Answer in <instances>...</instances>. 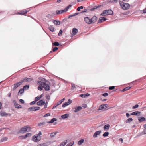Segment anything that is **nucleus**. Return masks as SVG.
<instances>
[{
  "label": "nucleus",
  "instance_id": "39448f33",
  "mask_svg": "<svg viewBox=\"0 0 146 146\" xmlns=\"http://www.w3.org/2000/svg\"><path fill=\"white\" fill-rule=\"evenodd\" d=\"M113 13V11L111 10H107L104 11L103 13L101 14V15L103 16L111 15Z\"/></svg>",
  "mask_w": 146,
  "mask_h": 146
},
{
  "label": "nucleus",
  "instance_id": "4468645a",
  "mask_svg": "<svg viewBox=\"0 0 146 146\" xmlns=\"http://www.w3.org/2000/svg\"><path fill=\"white\" fill-rule=\"evenodd\" d=\"M107 19L105 17H101L99 18L98 21V23H101L105 21Z\"/></svg>",
  "mask_w": 146,
  "mask_h": 146
},
{
  "label": "nucleus",
  "instance_id": "7c9ffc66",
  "mask_svg": "<svg viewBox=\"0 0 146 146\" xmlns=\"http://www.w3.org/2000/svg\"><path fill=\"white\" fill-rule=\"evenodd\" d=\"M143 127L144 129L142 133L144 134H146V124L144 125Z\"/></svg>",
  "mask_w": 146,
  "mask_h": 146
},
{
  "label": "nucleus",
  "instance_id": "a211bd4d",
  "mask_svg": "<svg viewBox=\"0 0 146 146\" xmlns=\"http://www.w3.org/2000/svg\"><path fill=\"white\" fill-rule=\"evenodd\" d=\"M36 107H35V106L31 107L29 108H28V110L29 111H36Z\"/></svg>",
  "mask_w": 146,
  "mask_h": 146
},
{
  "label": "nucleus",
  "instance_id": "4d7b16f0",
  "mask_svg": "<svg viewBox=\"0 0 146 146\" xmlns=\"http://www.w3.org/2000/svg\"><path fill=\"white\" fill-rule=\"evenodd\" d=\"M50 114L49 113H47L44 115V117H46L47 116H50Z\"/></svg>",
  "mask_w": 146,
  "mask_h": 146
},
{
  "label": "nucleus",
  "instance_id": "8fccbe9b",
  "mask_svg": "<svg viewBox=\"0 0 146 146\" xmlns=\"http://www.w3.org/2000/svg\"><path fill=\"white\" fill-rule=\"evenodd\" d=\"M36 101H35V100L34 101H33V102H31L30 103V105H34V104H35L36 103Z\"/></svg>",
  "mask_w": 146,
  "mask_h": 146
},
{
  "label": "nucleus",
  "instance_id": "603ef678",
  "mask_svg": "<svg viewBox=\"0 0 146 146\" xmlns=\"http://www.w3.org/2000/svg\"><path fill=\"white\" fill-rule=\"evenodd\" d=\"M58 48L57 47H55L53 49V52H54L56 50H57L58 49Z\"/></svg>",
  "mask_w": 146,
  "mask_h": 146
},
{
  "label": "nucleus",
  "instance_id": "2eb2a0df",
  "mask_svg": "<svg viewBox=\"0 0 146 146\" xmlns=\"http://www.w3.org/2000/svg\"><path fill=\"white\" fill-rule=\"evenodd\" d=\"M45 104L44 101L42 100H40L37 103V104L38 106H42Z\"/></svg>",
  "mask_w": 146,
  "mask_h": 146
},
{
  "label": "nucleus",
  "instance_id": "7ed1b4c3",
  "mask_svg": "<svg viewBox=\"0 0 146 146\" xmlns=\"http://www.w3.org/2000/svg\"><path fill=\"white\" fill-rule=\"evenodd\" d=\"M31 131V128L28 125L24 126L19 131V132L21 133H24L30 131Z\"/></svg>",
  "mask_w": 146,
  "mask_h": 146
},
{
  "label": "nucleus",
  "instance_id": "49530a36",
  "mask_svg": "<svg viewBox=\"0 0 146 146\" xmlns=\"http://www.w3.org/2000/svg\"><path fill=\"white\" fill-rule=\"evenodd\" d=\"M26 77L24 78L23 79V80H22L20 82L21 83V84H22L25 81H26Z\"/></svg>",
  "mask_w": 146,
  "mask_h": 146
},
{
  "label": "nucleus",
  "instance_id": "5701e85b",
  "mask_svg": "<svg viewBox=\"0 0 146 146\" xmlns=\"http://www.w3.org/2000/svg\"><path fill=\"white\" fill-rule=\"evenodd\" d=\"M57 121V119L56 118H53L52 119H51V121H48L47 122L48 123H53L55 121Z\"/></svg>",
  "mask_w": 146,
  "mask_h": 146
},
{
  "label": "nucleus",
  "instance_id": "b1692460",
  "mask_svg": "<svg viewBox=\"0 0 146 146\" xmlns=\"http://www.w3.org/2000/svg\"><path fill=\"white\" fill-rule=\"evenodd\" d=\"M67 143V140H66L64 142L62 143L60 145H58V146H64Z\"/></svg>",
  "mask_w": 146,
  "mask_h": 146
},
{
  "label": "nucleus",
  "instance_id": "473e14b6",
  "mask_svg": "<svg viewBox=\"0 0 146 146\" xmlns=\"http://www.w3.org/2000/svg\"><path fill=\"white\" fill-rule=\"evenodd\" d=\"M100 7V6H95L93 8H92L90 9L91 11H94L96 9H97V8L99 7Z\"/></svg>",
  "mask_w": 146,
  "mask_h": 146
},
{
  "label": "nucleus",
  "instance_id": "9b49d317",
  "mask_svg": "<svg viewBox=\"0 0 146 146\" xmlns=\"http://www.w3.org/2000/svg\"><path fill=\"white\" fill-rule=\"evenodd\" d=\"M82 109V108L81 106H78L76 107L74 109H72V110L74 112H77L81 110Z\"/></svg>",
  "mask_w": 146,
  "mask_h": 146
},
{
  "label": "nucleus",
  "instance_id": "2f4dec72",
  "mask_svg": "<svg viewBox=\"0 0 146 146\" xmlns=\"http://www.w3.org/2000/svg\"><path fill=\"white\" fill-rule=\"evenodd\" d=\"M141 112L139 111L134 112V115H137L139 116L140 115Z\"/></svg>",
  "mask_w": 146,
  "mask_h": 146
},
{
  "label": "nucleus",
  "instance_id": "e433bc0d",
  "mask_svg": "<svg viewBox=\"0 0 146 146\" xmlns=\"http://www.w3.org/2000/svg\"><path fill=\"white\" fill-rule=\"evenodd\" d=\"M109 134V133L108 132H106L103 134V136L104 137H106Z\"/></svg>",
  "mask_w": 146,
  "mask_h": 146
},
{
  "label": "nucleus",
  "instance_id": "bf43d9fd",
  "mask_svg": "<svg viewBox=\"0 0 146 146\" xmlns=\"http://www.w3.org/2000/svg\"><path fill=\"white\" fill-rule=\"evenodd\" d=\"M73 144L71 143H70L69 144H68L66 146H72Z\"/></svg>",
  "mask_w": 146,
  "mask_h": 146
},
{
  "label": "nucleus",
  "instance_id": "f3484780",
  "mask_svg": "<svg viewBox=\"0 0 146 146\" xmlns=\"http://www.w3.org/2000/svg\"><path fill=\"white\" fill-rule=\"evenodd\" d=\"M138 119L139 122H142L143 121H145L146 120L143 117H140L138 118Z\"/></svg>",
  "mask_w": 146,
  "mask_h": 146
},
{
  "label": "nucleus",
  "instance_id": "393cba45",
  "mask_svg": "<svg viewBox=\"0 0 146 146\" xmlns=\"http://www.w3.org/2000/svg\"><path fill=\"white\" fill-rule=\"evenodd\" d=\"M58 133V132L55 131L53 132L50 133V137L51 138L54 137L55 135Z\"/></svg>",
  "mask_w": 146,
  "mask_h": 146
},
{
  "label": "nucleus",
  "instance_id": "f257e3e1",
  "mask_svg": "<svg viewBox=\"0 0 146 146\" xmlns=\"http://www.w3.org/2000/svg\"><path fill=\"white\" fill-rule=\"evenodd\" d=\"M37 84H39L38 89L39 90H41L44 88L46 91H48L50 90V86L49 84V82L44 78L41 79V81H38Z\"/></svg>",
  "mask_w": 146,
  "mask_h": 146
},
{
  "label": "nucleus",
  "instance_id": "680f3d73",
  "mask_svg": "<svg viewBox=\"0 0 146 146\" xmlns=\"http://www.w3.org/2000/svg\"><path fill=\"white\" fill-rule=\"evenodd\" d=\"M87 106L86 104H84L82 105V106L84 107H86Z\"/></svg>",
  "mask_w": 146,
  "mask_h": 146
},
{
  "label": "nucleus",
  "instance_id": "bb28decb",
  "mask_svg": "<svg viewBox=\"0 0 146 146\" xmlns=\"http://www.w3.org/2000/svg\"><path fill=\"white\" fill-rule=\"evenodd\" d=\"M0 115L1 116H7L8 115V114L7 113L5 112H0Z\"/></svg>",
  "mask_w": 146,
  "mask_h": 146
},
{
  "label": "nucleus",
  "instance_id": "aec40b11",
  "mask_svg": "<svg viewBox=\"0 0 146 146\" xmlns=\"http://www.w3.org/2000/svg\"><path fill=\"white\" fill-rule=\"evenodd\" d=\"M90 95V94L88 93H86L85 94H81L80 95V96L82 98H86L88 97Z\"/></svg>",
  "mask_w": 146,
  "mask_h": 146
},
{
  "label": "nucleus",
  "instance_id": "0eeeda50",
  "mask_svg": "<svg viewBox=\"0 0 146 146\" xmlns=\"http://www.w3.org/2000/svg\"><path fill=\"white\" fill-rule=\"evenodd\" d=\"M33 140L35 142H37L41 139V136H38L37 135H34L32 137Z\"/></svg>",
  "mask_w": 146,
  "mask_h": 146
},
{
  "label": "nucleus",
  "instance_id": "6e6d98bb",
  "mask_svg": "<svg viewBox=\"0 0 146 146\" xmlns=\"http://www.w3.org/2000/svg\"><path fill=\"white\" fill-rule=\"evenodd\" d=\"M19 102H21L22 104H23L24 103V101L22 99L19 100Z\"/></svg>",
  "mask_w": 146,
  "mask_h": 146
},
{
  "label": "nucleus",
  "instance_id": "c85d7f7f",
  "mask_svg": "<svg viewBox=\"0 0 146 146\" xmlns=\"http://www.w3.org/2000/svg\"><path fill=\"white\" fill-rule=\"evenodd\" d=\"M53 22L54 24L56 25H59L60 24V22L59 21L54 20Z\"/></svg>",
  "mask_w": 146,
  "mask_h": 146
},
{
  "label": "nucleus",
  "instance_id": "a19ab883",
  "mask_svg": "<svg viewBox=\"0 0 146 146\" xmlns=\"http://www.w3.org/2000/svg\"><path fill=\"white\" fill-rule=\"evenodd\" d=\"M24 92V90L23 88L22 89H20L19 92V93L20 94H22Z\"/></svg>",
  "mask_w": 146,
  "mask_h": 146
},
{
  "label": "nucleus",
  "instance_id": "c9c22d12",
  "mask_svg": "<svg viewBox=\"0 0 146 146\" xmlns=\"http://www.w3.org/2000/svg\"><path fill=\"white\" fill-rule=\"evenodd\" d=\"M29 88V85H26L23 87V89L24 90H27Z\"/></svg>",
  "mask_w": 146,
  "mask_h": 146
},
{
  "label": "nucleus",
  "instance_id": "864d4df0",
  "mask_svg": "<svg viewBox=\"0 0 146 146\" xmlns=\"http://www.w3.org/2000/svg\"><path fill=\"white\" fill-rule=\"evenodd\" d=\"M108 94L107 93H105L102 94V96H106L108 95Z\"/></svg>",
  "mask_w": 146,
  "mask_h": 146
},
{
  "label": "nucleus",
  "instance_id": "72a5a7b5",
  "mask_svg": "<svg viewBox=\"0 0 146 146\" xmlns=\"http://www.w3.org/2000/svg\"><path fill=\"white\" fill-rule=\"evenodd\" d=\"M133 121V119L132 118H128L127 120L126 121V123H129V122L132 121Z\"/></svg>",
  "mask_w": 146,
  "mask_h": 146
},
{
  "label": "nucleus",
  "instance_id": "79ce46f5",
  "mask_svg": "<svg viewBox=\"0 0 146 146\" xmlns=\"http://www.w3.org/2000/svg\"><path fill=\"white\" fill-rule=\"evenodd\" d=\"M41 98V96H40L39 97H35V101L36 102L38 101V100H40Z\"/></svg>",
  "mask_w": 146,
  "mask_h": 146
},
{
  "label": "nucleus",
  "instance_id": "20e7f679",
  "mask_svg": "<svg viewBox=\"0 0 146 146\" xmlns=\"http://www.w3.org/2000/svg\"><path fill=\"white\" fill-rule=\"evenodd\" d=\"M119 4L121 8L124 10H127L130 7V5L128 3H125L122 1H119Z\"/></svg>",
  "mask_w": 146,
  "mask_h": 146
},
{
  "label": "nucleus",
  "instance_id": "c756f323",
  "mask_svg": "<svg viewBox=\"0 0 146 146\" xmlns=\"http://www.w3.org/2000/svg\"><path fill=\"white\" fill-rule=\"evenodd\" d=\"M84 140L83 139H81L80 140L78 143V144L79 145H81L84 143Z\"/></svg>",
  "mask_w": 146,
  "mask_h": 146
},
{
  "label": "nucleus",
  "instance_id": "1a4fd4ad",
  "mask_svg": "<svg viewBox=\"0 0 146 146\" xmlns=\"http://www.w3.org/2000/svg\"><path fill=\"white\" fill-rule=\"evenodd\" d=\"M72 102V100L70 99H68V101L67 102H65L62 105V107L64 108L68 105L70 104Z\"/></svg>",
  "mask_w": 146,
  "mask_h": 146
},
{
  "label": "nucleus",
  "instance_id": "3c124183",
  "mask_svg": "<svg viewBox=\"0 0 146 146\" xmlns=\"http://www.w3.org/2000/svg\"><path fill=\"white\" fill-rule=\"evenodd\" d=\"M62 102V101H61V100H60L59 101H58L57 102V105H59L61 104Z\"/></svg>",
  "mask_w": 146,
  "mask_h": 146
},
{
  "label": "nucleus",
  "instance_id": "6ab92c4d",
  "mask_svg": "<svg viewBox=\"0 0 146 146\" xmlns=\"http://www.w3.org/2000/svg\"><path fill=\"white\" fill-rule=\"evenodd\" d=\"M78 29L76 28H73L72 31V33L73 35H76L78 32Z\"/></svg>",
  "mask_w": 146,
  "mask_h": 146
},
{
  "label": "nucleus",
  "instance_id": "58836bf2",
  "mask_svg": "<svg viewBox=\"0 0 146 146\" xmlns=\"http://www.w3.org/2000/svg\"><path fill=\"white\" fill-rule=\"evenodd\" d=\"M31 135V134L30 133H27L25 135V137H26V138L27 137H30Z\"/></svg>",
  "mask_w": 146,
  "mask_h": 146
},
{
  "label": "nucleus",
  "instance_id": "5fc2aeb1",
  "mask_svg": "<svg viewBox=\"0 0 146 146\" xmlns=\"http://www.w3.org/2000/svg\"><path fill=\"white\" fill-rule=\"evenodd\" d=\"M62 33V30H60L58 34V35L60 36V34H61Z\"/></svg>",
  "mask_w": 146,
  "mask_h": 146
},
{
  "label": "nucleus",
  "instance_id": "09e8293b",
  "mask_svg": "<svg viewBox=\"0 0 146 146\" xmlns=\"http://www.w3.org/2000/svg\"><path fill=\"white\" fill-rule=\"evenodd\" d=\"M115 88V86H110L109 87V89L110 90H112L114 89Z\"/></svg>",
  "mask_w": 146,
  "mask_h": 146
},
{
  "label": "nucleus",
  "instance_id": "423d86ee",
  "mask_svg": "<svg viewBox=\"0 0 146 146\" xmlns=\"http://www.w3.org/2000/svg\"><path fill=\"white\" fill-rule=\"evenodd\" d=\"M72 6L71 5H69L65 8L64 10H57L56 11V13L57 14H61L63 13L64 12H66L69 9V8L71 7Z\"/></svg>",
  "mask_w": 146,
  "mask_h": 146
},
{
  "label": "nucleus",
  "instance_id": "f03ea898",
  "mask_svg": "<svg viewBox=\"0 0 146 146\" xmlns=\"http://www.w3.org/2000/svg\"><path fill=\"white\" fill-rule=\"evenodd\" d=\"M85 22L88 25H90L96 22L98 19L97 17L95 16H93L91 18L88 17H86L84 18Z\"/></svg>",
  "mask_w": 146,
  "mask_h": 146
},
{
  "label": "nucleus",
  "instance_id": "13d9d810",
  "mask_svg": "<svg viewBox=\"0 0 146 146\" xmlns=\"http://www.w3.org/2000/svg\"><path fill=\"white\" fill-rule=\"evenodd\" d=\"M42 134V133L41 131H40L39 132L38 134L37 135V136H40V135Z\"/></svg>",
  "mask_w": 146,
  "mask_h": 146
},
{
  "label": "nucleus",
  "instance_id": "4be33fe9",
  "mask_svg": "<svg viewBox=\"0 0 146 146\" xmlns=\"http://www.w3.org/2000/svg\"><path fill=\"white\" fill-rule=\"evenodd\" d=\"M110 127V125L109 124L105 125L104 127V129L105 130H108Z\"/></svg>",
  "mask_w": 146,
  "mask_h": 146
},
{
  "label": "nucleus",
  "instance_id": "f8f14e48",
  "mask_svg": "<svg viewBox=\"0 0 146 146\" xmlns=\"http://www.w3.org/2000/svg\"><path fill=\"white\" fill-rule=\"evenodd\" d=\"M21 83L19 82H17L14 84V87L12 88L13 90L14 91L19 86L21 85Z\"/></svg>",
  "mask_w": 146,
  "mask_h": 146
},
{
  "label": "nucleus",
  "instance_id": "f704fd0d",
  "mask_svg": "<svg viewBox=\"0 0 146 146\" xmlns=\"http://www.w3.org/2000/svg\"><path fill=\"white\" fill-rule=\"evenodd\" d=\"M32 80V79L30 78H28L26 77V82H30Z\"/></svg>",
  "mask_w": 146,
  "mask_h": 146
},
{
  "label": "nucleus",
  "instance_id": "052dcab7",
  "mask_svg": "<svg viewBox=\"0 0 146 146\" xmlns=\"http://www.w3.org/2000/svg\"><path fill=\"white\" fill-rule=\"evenodd\" d=\"M36 111L39 110L40 109V107H36Z\"/></svg>",
  "mask_w": 146,
  "mask_h": 146
},
{
  "label": "nucleus",
  "instance_id": "338daca9",
  "mask_svg": "<svg viewBox=\"0 0 146 146\" xmlns=\"http://www.w3.org/2000/svg\"><path fill=\"white\" fill-rule=\"evenodd\" d=\"M87 11V9H84V11H83L82 12V13H84L86 12Z\"/></svg>",
  "mask_w": 146,
  "mask_h": 146
},
{
  "label": "nucleus",
  "instance_id": "4c0bfd02",
  "mask_svg": "<svg viewBox=\"0 0 146 146\" xmlns=\"http://www.w3.org/2000/svg\"><path fill=\"white\" fill-rule=\"evenodd\" d=\"M46 123L45 122H43L42 123H40L38 124V126H43Z\"/></svg>",
  "mask_w": 146,
  "mask_h": 146
},
{
  "label": "nucleus",
  "instance_id": "e2e57ef3",
  "mask_svg": "<svg viewBox=\"0 0 146 146\" xmlns=\"http://www.w3.org/2000/svg\"><path fill=\"white\" fill-rule=\"evenodd\" d=\"M71 85H72V87L73 88H76L75 85L74 84H72Z\"/></svg>",
  "mask_w": 146,
  "mask_h": 146
},
{
  "label": "nucleus",
  "instance_id": "774afa93",
  "mask_svg": "<svg viewBox=\"0 0 146 146\" xmlns=\"http://www.w3.org/2000/svg\"><path fill=\"white\" fill-rule=\"evenodd\" d=\"M143 12L144 13H146V8L144 9L143 10Z\"/></svg>",
  "mask_w": 146,
  "mask_h": 146
},
{
  "label": "nucleus",
  "instance_id": "a18cd8bd",
  "mask_svg": "<svg viewBox=\"0 0 146 146\" xmlns=\"http://www.w3.org/2000/svg\"><path fill=\"white\" fill-rule=\"evenodd\" d=\"M53 44L55 46H58L59 45L58 42H55L53 43Z\"/></svg>",
  "mask_w": 146,
  "mask_h": 146
},
{
  "label": "nucleus",
  "instance_id": "cd10ccee",
  "mask_svg": "<svg viewBox=\"0 0 146 146\" xmlns=\"http://www.w3.org/2000/svg\"><path fill=\"white\" fill-rule=\"evenodd\" d=\"M131 88V87L128 86L124 88L122 90V92H124L125 91L129 90Z\"/></svg>",
  "mask_w": 146,
  "mask_h": 146
},
{
  "label": "nucleus",
  "instance_id": "37998d69",
  "mask_svg": "<svg viewBox=\"0 0 146 146\" xmlns=\"http://www.w3.org/2000/svg\"><path fill=\"white\" fill-rule=\"evenodd\" d=\"M139 106V105L138 104H136L132 108L133 109H135L137 108H138Z\"/></svg>",
  "mask_w": 146,
  "mask_h": 146
},
{
  "label": "nucleus",
  "instance_id": "9d476101",
  "mask_svg": "<svg viewBox=\"0 0 146 146\" xmlns=\"http://www.w3.org/2000/svg\"><path fill=\"white\" fill-rule=\"evenodd\" d=\"M108 106L107 104H102L100 105L99 108V110H106Z\"/></svg>",
  "mask_w": 146,
  "mask_h": 146
},
{
  "label": "nucleus",
  "instance_id": "6e6552de",
  "mask_svg": "<svg viewBox=\"0 0 146 146\" xmlns=\"http://www.w3.org/2000/svg\"><path fill=\"white\" fill-rule=\"evenodd\" d=\"M29 11V10H28L25 9L19 11L17 13L20 15H25V14H26Z\"/></svg>",
  "mask_w": 146,
  "mask_h": 146
},
{
  "label": "nucleus",
  "instance_id": "0e129e2a",
  "mask_svg": "<svg viewBox=\"0 0 146 146\" xmlns=\"http://www.w3.org/2000/svg\"><path fill=\"white\" fill-rule=\"evenodd\" d=\"M126 117H127L128 118L130 117V114L128 113H126Z\"/></svg>",
  "mask_w": 146,
  "mask_h": 146
},
{
  "label": "nucleus",
  "instance_id": "ddd939ff",
  "mask_svg": "<svg viewBox=\"0 0 146 146\" xmlns=\"http://www.w3.org/2000/svg\"><path fill=\"white\" fill-rule=\"evenodd\" d=\"M13 102L14 103L15 107V108H21L22 107V106L21 105H20L18 104L16 102L15 100H14L13 101Z\"/></svg>",
  "mask_w": 146,
  "mask_h": 146
},
{
  "label": "nucleus",
  "instance_id": "69168bd1",
  "mask_svg": "<svg viewBox=\"0 0 146 146\" xmlns=\"http://www.w3.org/2000/svg\"><path fill=\"white\" fill-rule=\"evenodd\" d=\"M119 140L120 141L121 143H123V140L122 138H120L119 139Z\"/></svg>",
  "mask_w": 146,
  "mask_h": 146
},
{
  "label": "nucleus",
  "instance_id": "de8ad7c7",
  "mask_svg": "<svg viewBox=\"0 0 146 146\" xmlns=\"http://www.w3.org/2000/svg\"><path fill=\"white\" fill-rule=\"evenodd\" d=\"M46 98L48 100H50V96L48 94H47L46 96Z\"/></svg>",
  "mask_w": 146,
  "mask_h": 146
},
{
  "label": "nucleus",
  "instance_id": "dca6fc26",
  "mask_svg": "<svg viewBox=\"0 0 146 146\" xmlns=\"http://www.w3.org/2000/svg\"><path fill=\"white\" fill-rule=\"evenodd\" d=\"M101 131H96L93 135V137L96 138L97 137V135H99L101 133Z\"/></svg>",
  "mask_w": 146,
  "mask_h": 146
},
{
  "label": "nucleus",
  "instance_id": "a878e982",
  "mask_svg": "<svg viewBox=\"0 0 146 146\" xmlns=\"http://www.w3.org/2000/svg\"><path fill=\"white\" fill-rule=\"evenodd\" d=\"M8 138L7 137H3L1 139V142H3L6 141L7 140Z\"/></svg>",
  "mask_w": 146,
  "mask_h": 146
},
{
  "label": "nucleus",
  "instance_id": "412c9836",
  "mask_svg": "<svg viewBox=\"0 0 146 146\" xmlns=\"http://www.w3.org/2000/svg\"><path fill=\"white\" fill-rule=\"evenodd\" d=\"M69 116V114H66L62 115L61 116V117L63 119H65L68 117Z\"/></svg>",
  "mask_w": 146,
  "mask_h": 146
},
{
  "label": "nucleus",
  "instance_id": "ea45409f",
  "mask_svg": "<svg viewBox=\"0 0 146 146\" xmlns=\"http://www.w3.org/2000/svg\"><path fill=\"white\" fill-rule=\"evenodd\" d=\"M49 29L52 32H53L54 31V28L52 26L49 27Z\"/></svg>",
  "mask_w": 146,
  "mask_h": 146
},
{
  "label": "nucleus",
  "instance_id": "c03bdc74",
  "mask_svg": "<svg viewBox=\"0 0 146 146\" xmlns=\"http://www.w3.org/2000/svg\"><path fill=\"white\" fill-rule=\"evenodd\" d=\"M19 138L21 139H25L26 138V137H25V136H21L19 137Z\"/></svg>",
  "mask_w": 146,
  "mask_h": 146
}]
</instances>
